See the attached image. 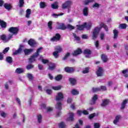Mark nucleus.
Instances as JSON below:
<instances>
[{
	"mask_svg": "<svg viewBox=\"0 0 128 128\" xmlns=\"http://www.w3.org/2000/svg\"><path fill=\"white\" fill-rule=\"evenodd\" d=\"M100 27H95L92 32V40H96V38L100 34V30L102 28L106 32H108V28L106 24H104V23L101 22L100 24Z\"/></svg>",
	"mask_w": 128,
	"mask_h": 128,
	"instance_id": "f257e3e1",
	"label": "nucleus"
},
{
	"mask_svg": "<svg viewBox=\"0 0 128 128\" xmlns=\"http://www.w3.org/2000/svg\"><path fill=\"white\" fill-rule=\"evenodd\" d=\"M100 38L102 40H104V33L102 32L100 34Z\"/></svg>",
	"mask_w": 128,
	"mask_h": 128,
	"instance_id": "6e6d98bb",
	"label": "nucleus"
},
{
	"mask_svg": "<svg viewBox=\"0 0 128 128\" xmlns=\"http://www.w3.org/2000/svg\"><path fill=\"white\" fill-rule=\"evenodd\" d=\"M82 74H88L90 72V68L87 67L84 68L82 70Z\"/></svg>",
	"mask_w": 128,
	"mask_h": 128,
	"instance_id": "4c0bfd02",
	"label": "nucleus"
},
{
	"mask_svg": "<svg viewBox=\"0 0 128 128\" xmlns=\"http://www.w3.org/2000/svg\"><path fill=\"white\" fill-rule=\"evenodd\" d=\"M73 36L74 38L76 40L78 41L80 40V36H77L76 34H73Z\"/></svg>",
	"mask_w": 128,
	"mask_h": 128,
	"instance_id": "4d7b16f0",
	"label": "nucleus"
},
{
	"mask_svg": "<svg viewBox=\"0 0 128 128\" xmlns=\"http://www.w3.org/2000/svg\"><path fill=\"white\" fill-rule=\"evenodd\" d=\"M37 118L38 124H40V122H42V116L40 114H38Z\"/></svg>",
	"mask_w": 128,
	"mask_h": 128,
	"instance_id": "2f4dec72",
	"label": "nucleus"
},
{
	"mask_svg": "<svg viewBox=\"0 0 128 128\" xmlns=\"http://www.w3.org/2000/svg\"><path fill=\"white\" fill-rule=\"evenodd\" d=\"M110 104V100L108 99H104L102 100V102L101 104V106H106Z\"/></svg>",
	"mask_w": 128,
	"mask_h": 128,
	"instance_id": "2eb2a0df",
	"label": "nucleus"
},
{
	"mask_svg": "<svg viewBox=\"0 0 128 128\" xmlns=\"http://www.w3.org/2000/svg\"><path fill=\"white\" fill-rule=\"evenodd\" d=\"M41 50H42V48L40 47V48L37 49L36 52H35L32 56H30V57L28 59L29 64H32V62H36V58L40 56V52Z\"/></svg>",
	"mask_w": 128,
	"mask_h": 128,
	"instance_id": "7ed1b4c3",
	"label": "nucleus"
},
{
	"mask_svg": "<svg viewBox=\"0 0 128 128\" xmlns=\"http://www.w3.org/2000/svg\"><path fill=\"white\" fill-rule=\"evenodd\" d=\"M28 44L30 46H36V42L34 41V40L32 38H30L28 41Z\"/></svg>",
	"mask_w": 128,
	"mask_h": 128,
	"instance_id": "f3484780",
	"label": "nucleus"
},
{
	"mask_svg": "<svg viewBox=\"0 0 128 128\" xmlns=\"http://www.w3.org/2000/svg\"><path fill=\"white\" fill-rule=\"evenodd\" d=\"M4 8H6V10H12V4H8V3H5L4 4Z\"/></svg>",
	"mask_w": 128,
	"mask_h": 128,
	"instance_id": "4be33fe9",
	"label": "nucleus"
},
{
	"mask_svg": "<svg viewBox=\"0 0 128 128\" xmlns=\"http://www.w3.org/2000/svg\"><path fill=\"white\" fill-rule=\"evenodd\" d=\"M77 30H84V28H86L88 30H90L92 28V24L90 22L88 23L84 22L82 25H76Z\"/></svg>",
	"mask_w": 128,
	"mask_h": 128,
	"instance_id": "f03ea898",
	"label": "nucleus"
},
{
	"mask_svg": "<svg viewBox=\"0 0 128 128\" xmlns=\"http://www.w3.org/2000/svg\"><path fill=\"white\" fill-rule=\"evenodd\" d=\"M30 14H32V10L30 8L27 9L26 10V18H30Z\"/></svg>",
	"mask_w": 128,
	"mask_h": 128,
	"instance_id": "b1692460",
	"label": "nucleus"
},
{
	"mask_svg": "<svg viewBox=\"0 0 128 128\" xmlns=\"http://www.w3.org/2000/svg\"><path fill=\"white\" fill-rule=\"evenodd\" d=\"M72 1L67 0L62 4V10H68V12H70V9L72 8Z\"/></svg>",
	"mask_w": 128,
	"mask_h": 128,
	"instance_id": "20e7f679",
	"label": "nucleus"
},
{
	"mask_svg": "<svg viewBox=\"0 0 128 128\" xmlns=\"http://www.w3.org/2000/svg\"><path fill=\"white\" fill-rule=\"evenodd\" d=\"M96 116V113H92V114H90V116H89V118L90 120H92V118Z\"/></svg>",
	"mask_w": 128,
	"mask_h": 128,
	"instance_id": "bf43d9fd",
	"label": "nucleus"
},
{
	"mask_svg": "<svg viewBox=\"0 0 128 128\" xmlns=\"http://www.w3.org/2000/svg\"><path fill=\"white\" fill-rule=\"evenodd\" d=\"M92 92H100V88H92Z\"/></svg>",
	"mask_w": 128,
	"mask_h": 128,
	"instance_id": "37998d69",
	"label": "nucleus"
},
{
	"mask_svg": "<svg viewBox=\"0 0 128 128\" xmlns=\"http://www.w3.org/2000/svg\"><path fill=\"white\" fill-rule=\"evenodd\" d=\"M128 99H125L122 102L121 104V110H124V108H126V104H128Z\"/></svg>",
	"mask_w": 128,
	"mask_h": 128,
	"instance_id": "cd10ccee",
	"label": "nucleus"
},
{
	"mask_svg": "<svg viewBox=\"0 0 128 128\" xmlns=\"http://www.w3.org/2000/svg\"><path fill=\"white\" fill-rule=\"evenodd\" d=\"M67 28H68L69 30H74V26L70 25V24H68L67 25Z\"/></svg>",
	"mask_w": 128,
	"mask_h": 128,
	"instance_id": "5fc2aeb1",
	"label": "nucleus"
},
{
	"mask_svg": "<svg viewBox=\"0 0 128 128\" xmlns=\"http://www.w3.org/2000/svg\"><path fill=\"white\" fill-rule=\"evenodd\" d=\"M42 62L44 64H50V60H46V59H42Z\"/></svg>",
	"mask_w": 128,
	"mask_h": 128,
	"instance_id": "8fccbe9b",
	"label": "nucleus"
},
{
	"mask_svg": "<svg viewBox=\"0 0 128 128\" xmlns=\"http://www.w3.org/2000/svg\"><path fill=\"white\" fill-rule=\"evenodd\" d=\"M51 8H53V10H57V8H58V2H55L54 4H52Z\"/></svg>",
	"mask_w": 128,
	"mask_h": 128,
	"instance_id": "c85d7f7f",
	"label": "nucleus"
},
{
	"mask_svg": "<svg viewBox=\"0 0 128 128\" xmlns=\"http://www.w3.org/2000/svg\"><path fill=\"white\" fill-rule=\"evenodd\" d=\"M48 28H50V30H52V22L49 21L48 22Z\"/></svg>",
	"mask_w": 128,
	"mask_h": 128,
	"instance_id": "3c124183",
	"label": "nucleus"
},
{
	"mask_svg": "<svg viewBox=\"0 0 128 128\" xmlns=\"http://www.w3.org/2000/svg\"><path fill=\"white\" fill-rule=\"evenodd\" d=\"M0 26L2 28H6V22L0 20Z\"/></svg>",
	"mask_w": 128,
	"mask_h": 128,
	"instance_id": "a878e982",
	"label": "nucleus"
},
{
	"mask_svg": "<svg viewBox=\"0 0 128 128\" xmlns=\"http://www.w3.org/2000/svg\"><path fill=\"white\" fill-rule=\"evenodd\" d=\"M113 34H114V40H116V38H118V30L114 29L113 30Z\"/></svg>",
	"mask_w": 128,
	"mask_h": 128,
	"instance_id": "7c9ffc66",
	"label": "nucleus"
},
{
	"mask_svg": "<svg viewBox=\"0 0 128 128\" xmlns=\"http://www.w3.org/2000/svg\"><path fill=\"white\" fill-rule=\"evenodd\" d=\"M55 50L56 51L53 52V56L56 58H58V54L62 51V48L59 46H56L55 47Z\"/></svg>",
	"mask_w": 128,
	"mask_h": 128,
	"instance_id": "39448f33",
	"label": "nucleus"
},
{
	"mask_svg": "<svg viewBox=\"0 0 128 128\" xmlns=\"http://www.w3.org/2000/svg\"><path fill=\"white\" fill-rule=\"evenodd\" d=\"M12 34H10L8 35V37L6 38V42H8V40H12Z\"/></svg>",
	"mask_w": 128,
	"mask_h": 128,
	"instance_id": "0e129e2a",
	"label": "nucleus"
},
{
	"mask_svg": "<svg viewBox=\"0 0 128 128\" xmlns=\"http://www.w3.org/2000/svg\"><path fill=\"white\" fill-rule=\"evenodd\" d=\"M0 116H2V118H6L7 114H6V112H2L0 113Z\"/></svg>",
	"mask_w": 128,
	"mask_h": 128,
	"instance_id": "e2e57ef3",
	"label": "nucleus"
},
{
	"mask_svg": "<svg viewBox=\"0 0 128 128\" xmlns=\"http://www.w3.org/2000/svg\"><path fill=\"white\" fill-rule=\"evenodd\" d=\"M6 62H8V64H12V58L11 56H7L6 58Z\"/></svg>",
	"mask_w": 128,
	"mask_h": 128,
	"instance_id": "e433bc0d",
	"label": "nucleus"
},
{
	"mask_svg": "<svg viewBox=\"0 0 128 128\" xmlns=\"http://www.w3.org/2000/svg\"><path fill=\"white\" fill-rule=\"evenodd\" d=\"M127 72H128V69H126L122 70V74H124V76L125 78H128V74H127Z\"/></svg>",
	"mask_w": 128,
	"mask_h": 128,
	"instance_id": "58836bf2",
	"label": "nucleus"
},
{
	"mask_svg": "<svg viewBox=\"0 0 128 128\" xmlns=\"http://www.w3.org/2000/svg\"><path fill=\"white\" fill-rule=\"evenodd\" d=\"M0 39H1L2 40H6V34L0 35Z\"/></svg>",
	"mask_w": 128,
	"mask_h": 128,
	"instance_id": "09e8293b",
	"label": "nucleus"
},
{
	"mask_svg": "<svg viewBox=\"0 0 128 128\" xmlns=\"http://www.w3.org/2000/svg\"><path fill=\"white\" fill-rule=\"evenodd\" d=\"M28 78L30 80H34V76L31 74H28Z\"/></svg>",
	"mask_w": 128,
	"mask_h": 128,
	"instance_id": "603ef678",
	"label": "nucleus"
},
{
	"mask_svg": "<svg viewBox=\"0 0 128 128\" xmlns=\"http://www.w3.org/2000/svg\"><path fill=\"white\" fill-rule=\"evenodd\" d=\"M15 72L16 74H22V72H24V68H17Z\"/></svg>",
	"mask_w": 128,
	"mask_h": 128,
	"instance_id": "473e14b6",
	"label": "nucleus"
},
{
	"mask_svg": "<svg viewBox=\"0 0 128 128\" xmlns=\"http://www.w3.org/2000/svg\"><path fill=\"white\" fill-rule=\"evenodd\" d=\"M82 113L83 114H85V116H88V112L86 110H83Z\"/></svg>",
	"mask_w": 128,
	"mask_h": 128,
	"instance_id": "69168bd1",
	"label": "nucleus"
},
{
	"mask_svg": "<svg viewBox=\"0 0 128 128\" xmlns=\"http://www.w3.org/2000/svg\"><path fill=\"white\" fill-rule=\"evenodd\" d=\"M100 6V4H99L98 3H97V2H95L92 6V8H99Z\"/></svg>",
	"mask_w": 128,
	"mask_h": 128,
	"instance_id": "a18cd8bd",
	"label": "nucleus"
},
{
	"mask_svg": "<svg viewBox=\"0 0 128 128\" xmlns=\"http://www.w3.org/2000/svg\"><path fill=\"white\" fill-rule=\"evenodd\" d=\"M70 56V52H67L65 54L64 56L62 58V60H68V58H69Z\"/></svg>",
	"mask_w": 128,
	"mask_h": 128,
	"instance_id": "ea45409f",
	"label": "nucleus"
},
{
	"mask_svg": "<svg viewBox=\"0 0 128 128\" xmlns=\"http://www.w3.org/2000/svg\"><path fill=\"white\" fill-rule=\"evenodd\" d=\"M22 48H24V45H20L19 48L18 50H16L14 52H13L14 56H16V54H20L22 51Z\"/></svg>",
	"mask_w": 128,
	"mask_h": 128,
	"instance_id": "9b49d317",
	"label": "nucleus"
},
{
	"mask_svg": "<svg viewBox=\"0 0 128 128\" xmlns=\"http://www.w3.org/2000/svg\"><path fill=\"white\" fill-rule=\"evenodd\" d=\"M69 82H70V84L72 86H75L76 84V79L72 78H69Z\"/></svg>",
	"mask_w": 128,
	"mask_h": 128,
	"instance_id": "412c9836",
	"label": "nucleus"
},
{
	"mask_svg": "<svg viewBox=\"0 0 128 128\" xmlns=\"http://www.w3.org/2000/svg\"><path fill=\"white\" fill-rule=\"evenodd\" d=\"M126 28H128V24H126V23L120 24L118 26V28L120 30H126Z\"/></svg>",
	"mask_w": 128,
	"mask_h": 128,
	"instance_id": "bb28decb",
	"label": "nucleus"
},
{
	"mask_svg": "<svg viewBox=\"0 0 128 128\" xmlns=\"http://www.w3.org/2000/svg\"><path fill=\"white\" fill-rule=\"evenodd\" d=\"M98 94H94L92 98V100L90 101V104L94 106L96 104V102L98 100Z\"/></svg>",
	"mask_w": 128,
	"mask_h": 128,
	"instance_id": "f8f14e48",
	"label": "nucleus"
},
{
	"mask_svg": "<svg viewBox=\"0 0 128 128\" xmlns=\"http://www.w3.org/2000/svg\"><path fill=\"white\" fill-rule=\"evenodd\" d=\"M52 88L54 90H60V88H62V86H52Z\"/></svg>",
	"mask_w": 128,
	"mask_h": 128,
	"instance_id": "79ce46f5",
	"label": "nucleus"
},
{
	"mask_svg": "<svg viewBox=\"0 0 128 128\" xmlns=\"http://www.w3.org/2000/svg\"><path fill=\"white\" fill-rule=\"evenodd\" d=\"M101 58L103 60V62H108V57L104 54H102L101 55Z\"/></svg>",
	"mask_w": 128,
	"mask_h": 128,
	"instance_id": "c756f323",
	"label": "nucleus"
},
{
	"mask_svg": "<svg viewBox=\"0 0 128 128\" xmlns=\"http://www.w3.org/2000/svg\"><path fill=\"white\" fill-rule=\"evenodd\" d=\"M95 46L96 48H98L100 46V42L98 40H96V43H95Z\"/></svg>",
	"mask_w": 128,
	"mask_h": 128,
	"instance_id": "774afa93",
	"label": "nucleus"
},
{
	"mask_svg": "<svg viewBox=\"0 0 128 128\" xmlns=\"http://www.w3.org/2000/svg\"><path fill=\"white\" fill-rule=\"evenodd\" d=\"M103 70H102V67H99L96 72L97 76H102Z\"/></svg>",
	"mask_w": 128,
	"mask_h": 128,
	"instance_id": "6ab92c4d",
	"label": "nucleus"
},
{
	"mask_svg": "<svg viewBox=\"0 0 128 128\" xmlns=\"http://www.w3.org/2000/svg\"><path fill=\"white\" fill-rule=\"evenodd\" d=\"M100 128V124L98 122L94 123V128Z\"/></svg>",
	"mask_w": 128,
	"mask_h": 128,
	"instance_id": "864d4df0",
	"label": "nucleus"
},
{
	"mask_svg": "<svg viewBox=\"0 0 128 128\" xmlns=\"http://www.w3.org/2000/svg\"><path fill=\"white\" fill-rule=\"evenodd\" d=\"M100 90H103V91H106V86H100Z\"/></svg>",
	"mask_w": 128,
	"mask_h": 128,
	"instance_id": "13d9d810",
	"label": "nucleus"
},
{
	"mask_svg": "<svg viewBox=\"0 0 128 128\" xmlns=\"http://www.w3.org/2000/svg\"><path fill=\"white\" fill-rule=\"evenodd\" d=\"M58 28V30H66L67 27L66 26V25H64V24H62L59 26V28Z\"/></svg>",
	"mask_w": 128,
	"mask_h": 128,
	"instance_id": "c9c22d12",
	"label": "nucleus"
},
{
	"mask_svg": "<svg viewBox=\"0 0 128 128\" xmlns=\"http://www.w3.org/2000/svg\"><path fill=\"white\" fill-rule=\"evenodd\" d=\"M24 4V0H19V7L22 8Z\"/></svg>",
	"mask_w": 128,
	"mask_h": 128,
	"instance_id": "c03bdc74",
	"label": "nucleus"
},
{
	"mask_svg": "<svg viewBox=\"0 0 128 128\" xmlns=\"http://www.w3.org/2000/svg\"><path fill=\"white\" fill-rule=\"evenodd\" d=\"M39 6H40V8H46L48 6L46 3L42 2H41L39 3Z\"/></svg>",
	"mask_w": 128,
	"mask_h": 128,
	"instance_id": "393cba45",
	"label": "nucleus"
},
{
	"mask_svg": "<svg viewBox=\"0 0 128 128\" xmlns=\"http://www.w3.org/2000/svg\"><path fill=\"white\" fill-rule=\"evenodd\" d=\"M64 100L62 92H60L58 93L57 96H56V100L58 102V100Z\"/></svg>",
	"mask_w": 128,
	"mask_h": 128,
	"instance_id": "0eeeda50",
	"label": "nucleus"
},
{
	"mask_svg": "<svg viewBox=\"0 0 128 128\" xmlns=\"http://www.w3.org/2000/svg\"><path fill=\"white\" fill-rule=\"evenodd\" d=\"M64 70L66 72L72 74V72H74V68L72 67L66 66L64 68Z\"/></svg>",
	"mask_w": 128,
	"mask_h": 128,
	"instance_id": "9d476101",
	"label": "nucleus"
},
{
	"mask_svg": "<svg viewBox=\"0 0 128 128\" xmlns=\"http://www.w3.org/2000/svg\"><path fill=\"white\" fill-rule=\"evenodd\" d=\"M74 114L72 112L69 113V117H68L66 120V122H74Z\"/></svg>",
	"mask_w": 128,
	"mask_h": 128,
	"instance_id": "ddd939ff",
	"label": "nucleus"
},
{
	"mask_svg": "<svg viewBox=\"0 0 128 128\" xmlns=\"http://www.w3.org/2000/svg\"><path fill=\"white\" fill-rule=\"evenodd\" d=\"M33 50L32 48L28 49V48H25L24 50V54L25 56H28V54H32L33 52Z\"/></svg>",
	"mask_w": 128,
	"mask_h": 128,
	"instance_id": "a211bd4d",
	"label": "nucleus"
},
{
	"mask_svg": "<svg viewBox=\"0 0 128 128\" xmlns=\"http://www.w3.org/2000/svg\"><path fill=\"white\" fill-rule=\"evenodd\" d=\"M62 38V36L58 33H57L55 34L54 36L51 38V40L52 42H56V40H60Z\"/></svg>",
	"mask_w": 128,
	"mask_h": 128,
	"instance_id": "1a4fd4ad",
	"label": "nucleus"
},
{
	"mask_svg": "<svg viewBox=\"0 0 128 128\" xmlns=\"http://www.w3.org/2000/svg\"><path fill=\"white\" fill-rule=\"evenodd\" d=\"M56 108L58 110H62V102H57Z\"/></svg>",
	"mask_w": 128,
	"mask_h": 128,
	"instance_id": "a19ab883",
	"label": "nucleus"
},
{
	"mask_svg": "<svg viewBox=\"0 0 128 128\" xmlns=\"http://www.w3.org/2000/svg\"><path fill=\"white\" fill-rule=\"evenodd\" d=\"M82 54V50L80 49V48H78L77 50L72 52V54L74 56H76L79 54Z\"/></svg>",
	"mask_w": 128,
	"mask_h": 128,
	"instance_id": "6e6552de",
	"label": "nucleus"
},
{
	"mask_svg": "<svg viewBox=\"0 0 128 128\" xmlns=\"http://www.w3.org/2000/svg\"><path fill=\"white\" fill-rule=\"evenodd\" d=\"M83 14L84 16H88V7H85L83 9Z\"/></svg>",
	"mask_w": 128,
	"mask_h": 128,
	"instance_id": "5701e85b",
	"label": "nucleus"
},
{
	"mask_svg": "<svg viewBox=\"0 0 128 128\" xmlns=\"http://www.w3.org/2000/svg\"><path fill=\"white\" fill-rule=\"evenodd\" d=\"M8 32L14 36H16L20 32V29L18 27H10L8 28Z\"/></svg>",
	"mask_w": 128,
	"mask_h": 128,
	"instance_id": "423d86ee",
	"label": "nucleus"
},
{
	"mask_svg": "<svg viewBox=\"0 0 128 128\" xmlns=\"http://www.w3.org/2000/svg\"><path fill=\"white\" fill-rule=\"evenodd\" d=\"M71 94L73 95V96H76L78 94H80V92L76 90V89H73L71 91Z\"/></svg>",
	"mask_w": 128,
	"mask_h": 128,
	"instance_id": "72a5a7b5",
	"label": "nucleus"
},
{
	"mask_svg": "<svg viewBox=\"0 0 128 128\" xmlns=\"http://www.w3.org/2000/svg\"><path fill=\"white\" fill-rule=\"evenodd\" d=\"M8 50H10V47H7V48H5L4 49V50H3V54H6V52H8Z\"/></svg>",
	"mask_w": 128,
	"mask_h": 128,
	"instance_id": "052dcab7",
	"label": "nucleus"
},
{
	"mask_svg": "<svg viewBox=\"0 0 128 128\" xmlns=\"http://www.w3.org/2000/svg\"><path fill=\"white\" fill-rule=\"evenodd\" d=\"M26 70H32V68H34V65L32 64H29L26 66Z\"/></svg>",
	"mask_w": 128,
	"mask_h": 128,
	"instance_id": "49530a36",
	"label": "nucleus"
},
{
	"mask_svg": "<svg viewBox=\"0 0 128 128\" xmlns=\"http://www.w3.org/2000/svg\"><path fill=\"white\" fill-rule=\"evenodd\" d=\"M46 92L48 94H51L52 92V90H46Z\"/></svg>",
	"mask_w": 128,
	"mask_h": 128,
	"instance_id": "338daca9",
	"label": "nucleus"
},
{
	"mask_svg": "<svg viewBox=\"0 0 128 128\" xmlns=\"http://www.w3.org/2000/svg\"><path fill=\"white\" fill-rule=\"evenodd\" d=\"M84 54H87L86 57V58H90L88 56H90L92 54V50L90 49L86 48L84 50L83 52Z\"/></svg>",
	"mask_w": 128,
	"mask_h": 128,
	"instance_id": "4468645a",
	"label": "nucleus"
},
{
	"mask_svg": "<svg viewBox=\"0 0 128 128\" xmlns=\"http://www.w3.org/2000/svg\"><path fill=\"white\" fill-rule=\"evenodd\" d=\"M56 66L54 63H52V62L49 63V66L48 68V70H54L56 68Z\"/></svg>",
	"mask_w": 128,
	"mask_h": 128,
	"instance_id": "dca6fc26",
	"label": "nucleus"
},
{
	"mask_svg": "<svg viewBox=\"0 0 128 128\" xmlns=\"http://www.w3.org/2000/svg\"><path fill=\"white\" fill-rule=\"evenodd\" d=\"M56 80L58 82H60V80H62V74H58L55 77Z\"/></svg>",
	"mask_w": 128,
	"mask_h": 128,
	"instance_id": "f704fd0d",
	"label": "nucleus"
},
{
	"mask_svg": "<svg viewBox=\"0 0 128 128\" xmlns=\"http://www.w3.org/2000/svg\"><path fill=\"white\" fill-rule=\"evenodd\" d=\"M120 118H122V116L120 115H117L115 118V120L113 122L114 124H116Z\"/></svg>",
	"mask_w": 128,
	"mask_h": 128,
	"instance_id": "aec40b11",
	"label": "nucleus"
},
{
	"mask_svg": "<svg viewBox=\"0 0 128 128\" xmlns=\"http://www.w3.org/2000/svg\"><path fill=\"white\" fill-rule=\"evenodd\" d=\"M38 70H44V66L40 64H38Z\"/></svg>",
	"mask_w": 128,
	"mask_h": 128,
	"instance_id": "680f3d73",
	"label": "nucleus"
},
{
	"mask_svg": "<svg viewBox=\"0 0 128 128\" xmlns=\"http://www.w3.org/2000/svg\"><path fill=\"white\" fill-rule=\"evenodd\" d=\"M59 128H66V124L64 122H60L59 124Z\"/></svg>",
	"mask_w": 128,
	"mask_h": 128,
	"instance_id": "de8ad7c7",
	"label": "nucleus"
}]
</instances>
